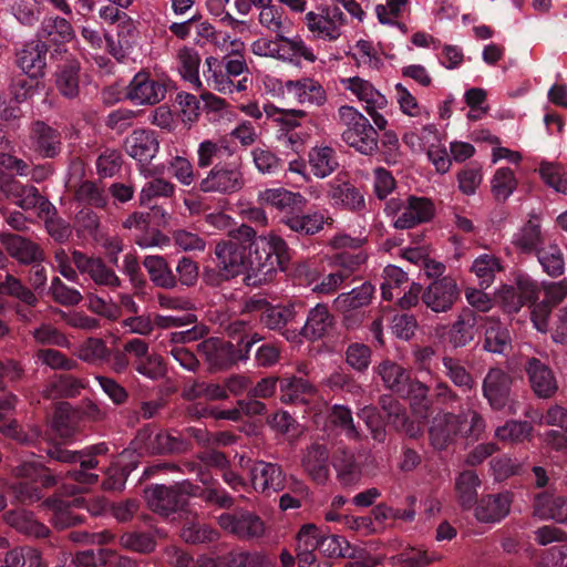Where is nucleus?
<instances>
[{
	"mask_svg": "<svg viewBox=\"0 0 567 567\" xmlns=\"http://www.w3.org/2000/svg\"><path fill=\"white\" fill-rule=\"evenodd\" d=\"M48 44L42 40L27 43L17 55V64L24 74L41 76L47 65Z\"/></svg>",
	"mask_w": 567,
	"mask_h": 567,
	"instance_id": "c756f323",
	"label": "nucleus"
},
{
	"mask_svg": "<svg viewBox=\"0 0 567 567\" xmlns=\"http://www.w3.org/2000/svg\"><path fill=\"white\" fill-rule=\"evenodd\" d=\"M218 536L216 529L194 519L187 520L181 529V537L193 545L214 543L218 539Z\"/></svg>",
	"mask_w": 567,
	"mask_h": 567,
	"instance_id": "5fc2aeb1",
	"label": "nucleus"
},
{
	"mask_svg": "<svg viewBox=\"0 0 567 567\" xmlns=\"http://www.w3.org/2000/svg\"><path fill=\"white\" fill-rule=\"evenodd\" d=\"M118 544L131 551L150 554L156 547V539L152 532L127 530L120 535Z\"/></svg>",
	"mask_w": 567,
	"mask_h": 567,
	"instance_id": "09e8293b",
	"label": "nucleus"
},
{
	"mask_svg": "<svg viewBox=\"0 0 567 567\" xmlns=\"http://www.w3.org/2000/svg\"><path fill=\"white\" fill-rule=\"evenodd\" d=\"M339 114L348 125L342 133L343 142L363 155H372L378 150L379 134L369 120L349 105L341 106Z\"/></svg>",
	"mask_w": 567,
	"mask_h": 567,
	"instance_id": "0eeeda50",
	"label": "nucleus"
},
{
	"mask_svg": "<svg viewBox=\"0 0 567 567\" xmlns=\"http://www.w3.org/2000/svg\"><path fill=\"white\" fill-rule=\"evenodd\" d=\"M399 395H406L411 398L412 406L422 416H427L432 405V400L429 398V388L412 378L409 379L406 389Z\"/></svg>",
	"mask_w": 567,
	"mask_h": 567,
	"instance_id": "bf43d9fd",
	"label": "nucleus"
},
{
	"mask_svg": "<svg viewBox=\"0 0 567 567\" xmlns=\"http://www.w3.org/2000/svg\"><path fill=\"white\" fill-rule=\"evenodd\" d=\"M81 63L76 59L65 61L56 72L55 84L59 92L68 99H74L80 91Z\"/></svg>",
	"mask_w": 567,
	"mask_h": 567,
	"instance_id": "e433bc0d",
	"label": "nucleus"
},
{
	"mask_svg": "<svg viewBox=\"0 0 567 567\" xmlns=\"http://www.w3.org/2000/svg\"><path fill=\"white\" fill-rule=\"evenodd\" d=\"M38 37L42 42H68L73 38V29L64 18H47L42 22Z\"/></svg>",
	"mask_w": 567,
	"mask_h": 567,
	"instance_id": "a19ab883",
	"label": "nucleus"
},
{
	"mask_svg": "<svg viewBox=\"0 0 567 567\" xmlns=\"http://www.w3.org/2000/svg\"><path fill=\"white\" fill-rule=\"evenodd\" d=\"M250 485L258 493H279L286 488L287 474L281 465L262 460L246 461Z\"/></svg>",
	"mask_w": 567,
	"mask_h": 567,
	"instance_id": "ddd939ff",
	"label": "nucleus"
},
{
	"mask_svg": "<svg viewBox=\"0 0 567 567\" xmlns=\"http://www.w3.org/2000/svg\"><path fill=\"white\" fill-rule=\"evenodd\" d=\"M533 430L534 427L528 421L512 420L497 427L496 436L501 441L523 442L532 437Z\"/></svg>",
	"mask_w": 567,
	"mask_h": 567,
	"instance_id": "0e129e2a",
	"label": "nucleus"
},
{
	"mask_svg": "<svg viewBox=\"0 0 567 567\" xmlns=\"http://www.w3.org/2000/svg\"><path fill=\"white\" fill-rule=\"evenodd\" d=\"M275 58L281 61L292 62L295 56H302L309 62L316 61L312 50L306 45L300 37L288 38L286 33L276 35Z\"/></svg>",
	"mask_w": 567,
	"mask_h": 567,
	"instance_id": "72a5a7b5",
	"label": "nucleus"
},
{
	"mask_svg": "<svg viewBox=\"0 0 567 567\" xmlns=\"http://www.w3.org/2000/svg\"><path fill=\"white\" fill-rule=\"evenodd\" d=\"M136 441L145 452L153 455H179L192 450L177 431H159L154 433L152 425H145L137 432Z\"/></svg>",
	"mask_w": 567,
	"mask_h": 567,
	"instance_id": "9d476101",
	"label": "nucleus"
},
{
	"mask_svg": "<svg viewBox=\"0 0 567 567\" xmlns=\"http://www.w3.org/2000/svg\"><path fill=\"white\" fill-rule=\"evenodd\" d=\"M198 354L207 363L209 371H221L245 361L237 343L220 338H208L197 344Z\"/></svg>",
	"mask_w": 567,
	"mask_h": 567,
	"instance_id": "9b49d317",
	"label": "nucleus"
},
{
	"mask_svg": "<svg viewBox=\"0 0 567 567\" xmlns=\"http://www.w3.org/2000/svg\"><path fill=\"white\" fill-rule=\"evenodd\" d=\"M375 293V287L365 281L359 287L352 288L348 292L339 293L333 300L332 307L334 310H365Z\"/></svg>",
	"mask_w": 567,
	"mask_h": 567,
	"instance_id": "2f4dec72",
	"label": "nucleus"
},
{
	"mask_svg": "<svg viewBox=\"0 0 567 567\" xmlns=\"http://www.w3.org/2000/svg\"><path fill=\"white\" fill-rule=\"evenodd\" d=\"M481 480L475 471L465 470L461 472L455 482L457 502L463 511L472 509L480 501L478 487Z\"/></svg>",
	"mask_w": 567,
	"mask_h": 567,
	"instance_id": "f704fd0d",
	"label": "nucleus"
},
{
	"mask_svg": "<svg viewBox=\"0 0 567 567\" xmlns=\"http://www.w3.org/2000/svg\"><path fill=\"white\" fill-rule=\"evenodd\" d=\"M482 326L483 349L494 354L507 355L512 350V338L507 327L498 319L489 317L484 318Z\"/></svg>",
	"mask_w": 567,
	"mask_h": 567,
	"instance_id": "cd10ccee",
	"label": "nucleus"
},
{
	"mask_svg": "<svg viewBox=\"0 0 567 567\" xmlns=\"http://www.w3.org/2000/svg\"><path fill=\"white\" fill-rule=\"evenodd\" d=\"M215 256L217 278H210L207 272V282L214 285L247 274L255 285L271 281L278 269L286 271L291 249L280 236H257L252 227L243 224L229 231L228 241L216 245Z\"/></svg>",
	"mask_w": 567,
	"mask_h": 567,
	"instance_id": "f257e3e1",
	"label": "nucleus"
},
{
	"mask_svg": "<svg viewBox=\"0 0 567 567\" xmlns=\"http://www.w3.org/2000/svg\"><path fill=\"white\" fill-rule=\"evenodd\" d=\"M334 317L324 303H317L308 311L307 319L300 329H297L298 340L300 337L309 341H318L326 338L334 326Z\"/></svg>",
	"mask_w": 567,
	"mask_h": 567,
	"instance_id": "aec40b11",
	"label": "nucleus"
},
{
	"mask_svg": "<svg viewBox=\"0 0 567 567\" xmlns=\"http://www.w3.org/2000/svg\"><path fill=\"white\" fill-rule=\"evenodd\" d=\"M151 281L159 288L174 289L177 279L167 260L163 256H146L143 260Z\"/></svg>",
	"mask_w": 567,
	"mask_h": 567,
	"instance_id": "c9c22d12",
	"label": "nucleus"
},
{
	"mask_svg": "<svg viewBox=\"0 0 567 567\" xmlns=\"http://www.w3.org/2000/svg\"><path fill=\"white\" fill-rule=\"evenodd\" d=\"M331 464L337 472L339 482L351 486L360 482L363 468L355 453L348 447H338L332 454Z\"/></svg>",
	"mask_w": 567,
	"mask_h": 567,
	"instance_id": "a878e982",
	"label": "nucleus"
},
{
	"mask_svg": "<svg viewBox=\"0 0 567 567\" xmlns=\"http://www.w3.org/2000/svg\"><path fill=\"white\" fill-rule=\"evenodd\" d=\"M126 153L142 164H148L158 152L159 143L155 132L151 130H135L126 137Z\"/></svg>",
	"mask_w": 567,
	"mask_h": 567,
	"instance_id": "bb28decb",
	"label": "nucleus"
},
{
	"mask_svg": "<svg viewBox=\"0 0 567 567\" xmlns=\"http://www.w3.org/2000/svg\"><path fill=\"white\" fill-rule=\"evenodd\" d=\"M175 186L164 179V178H155L144 185L140 194V204L142 206H147L153 210H156V214L159 213L163 217L166 215V212L161 207H157L152 202L156 197H171L174 194Z\"/></svg>",
	"mask_w": 567,
	"mask_h": 567,
	"instance_id": "c03bdc74",
	"label": "nucleus"
},
{
	"mask_svg": "<svg viewBox=\"0 0 567 567\" xmlns=\"http://www.w3.org/2000/svg\"><path fill=\"white\" fill-rule=\"evenodd\" d=\"M86 381L70 373L54 374L47 383L43 395L48 400L72 399L85 389Z\"/></svg>",
	"mask_w": 567,
	"mask_h": 567,
	"instance_id": "7c9ffc66",
	"label": "nucleus"
},
{
	"mask_svg": "<svg viewBox=\"0 0 567 567\" xmlns=\"http://www.w3.org/2000/svg\"><path fill=\"white\" fill-rule=\"evenodd\" d=\"M513 499L511 491L483 495L475 504L474 516L480 523H499L509 514Z\"/></svg>",
	"mask_w": 567,
	"mask_h": 567,
	"instance_id": "f3484780",
	"label": "nucleus"
},
{
	"mask_svg": "<svg viewBox=\"0 0 567 567\" xmlns=\"http://www.w3.org/2000/svg\"><path fill=\"white\" fill-rule=\"evenodd\" d=\"M442 364L445 375L458 388L460 392L466 394L474 389V378L457 359L443 357Z\"/></svg>",
	"mask_w": 567,
	"mask_h": 567,
	"instance_id": "49530a36",
	"label": "nucleus"
},
{
	"mask_svg": "<svg viewBox=\"0 0 567 567\" xmlns=\"http://www.w3.org/2000/svg\"><path fill=\"white\" fill-rule=\"evenodd\" d=\"M525 371L530 388L538 398L548 399L558 391V383L550 367L538 358H529L525 363Z\"/></svg>",
	"mask_w": 567,
	"mask_h": 567,
	"instance_id": "a211bd4d",
	"label": "nucleus"
},
{
	"mask_svg": "<svg viewBox=\"0 0 567 567\" xmlns=\"http://www.w3.org/2000/svg\"><path fill=\"white\" fill-rule=\"evenodd\" d=\"M280 400L284 403H296L301 401L300 398L305 393L311 391V385L302 378H284L279 381Z\"/></svg>",
	"mask_w": 567,
	"mask_h": 567,
	"instance_id": "69168bd1",
	"label": "nucleus"
},
{
	"mask_svg": "<svg viewBox=\"0 0 567 567\" xmlns=\"http://www.w3.org/2000/svg\"><path fill=\"white\" fill-rule=\"evenodd\" d=\"M224 567H264L266 557L258 551L233 549L219 557Z\"/></svg>",
	"mask_w": 567,
	"mask_h": 567,
	"instance_id": "6e6d98bb",
	"label": "nucleus"
},
{
	"mask_svg": "<svg viewBox=\"0 0 567 567\" xmlns=\"http://www.w3.org/2000/svg\"><path fill=\"white\" fill-rule=\"evenodd\" d=\"M358 417L362 420L372 439L378 443H384L386 440V424L388 419L382 414L378 406L365 405L361 408L358 413Z\"/></svg>",
	"mask_w": 567,
	"mask_h": 567,
	"instance_id": "de8ad7c7",
	"label": "nucleus"
},
{
	"mask_svg": "<svg viewBox=\"0 0 567 567\" xmlns=\"http://www.w3.org/2000/svg\"><path fill=\"white\" fill-rule=\"evenodd\" d=\"M245 185L239 158L226 163H217L203 178L198 188L203 193L230 195L239 192Z\"/></svg>",
	"mask_w": 567,
	"mask_h": 567,
	"instance_id": "1a4fd4ad",
	"label": "nucleus"
},
{
	"mask_svg": "<svg viewBox=\"0 0 567 567\" xmlns=\"http://www.w3.org/2000/svg\"><path fill=\"white\" fill-rule=\"evenodd\" d=\"M372 349L363 342H351L347 346L343 359L349 369L358 374H364L372 362Z\"/></svg>",
	"mask_w": 567,
	"mask_h": 567,
	"instance_id": "79ce46f5",
	"label": "nucleus"
},
{
	"mask_svg": "<svg viewBox=\"0 0 567 567\" xmlns=\"http://www.w3.org/2000/svg\"><path fill=\"white\" fill-rule=\"evenodd\" d=\"M539 173L545 184L559 193L567 194V167L543 163L539 167Z\"/></svg>",
	"mask_w": 567,
	"mask_h": 567,
	"instance_id": "774afa93",
	"label": "nucleus"
},
{
	"mask_svg": "<svg viewBox=\"0 0 567 567\" xmlns=\"http://www.w3.org/2000/svg\"><path fill=\"white\" fill-rule=\"evenodd\" d=\"M435 214V206L427 197L410 195L405 199L404 212L394 220L396 229H410L420 224L430 221Z\"/></svg>",
	"mask_w": 567,
	"mask_h": 567,
	"instance_id": "412c9836",
	"label": "nucleus"
},
{
	"mask_svg": "<svg viewBox=\"0 0 567 567\" xmlns=\"http://www.w3.org/2000/svg\"><path fill=\"white\" fill-rule=\"evenodd\" d=\"M29 150L41 159H56L63 152L62 133L43 121H34L29 130Z\"/></svg>",
	"mask_w": 567,
	"mask_h": 567,
	"instance_id": "f8f14e48",
	"label": "nucleus"
},
{
	"mask_svg": "<svg viewBox=\"0 0 567 567\" xmlns=\"http://www.w3.org/2000/svg\"><path fill=\"white\" fill-rule=\"evenodd\" d=\"M193 485L187 480L177 482L173 485L153 484L145 489V498L150 508L168 518L169 516L184 515L186 505V495L190 494Z\"/></svg>",
	"mask_w": 567,
	"mask_h": 567,
	"instance_id": "423d86ee",
	"label": "nucleus"
},
{
	"mask_svg": "<svg viewBox=\"0 0 567 567\" xmlns=\"http://www.w3.org/2000/svg\"><path fill=\"white\" fill-rule=\"evenodd\" d=\"M50 461L69 466L64 472L56 474L55 468L45 466L41 457L23 461L13 468L17 478L14 486L17 498L22 503H34L43 497V489L53 487L62 474L70 481L78 483L83 489L99 483V475L93 470L99 468L101 458L110 454L106 442L87 445L80 451H70L61 445H52L47 450Z\"/></svg>",
	"mask_w": 567,
	"mask_h": 567,
	"instance_id": "f03ea898",
	"label": "nucleus"
},
{
	"mask_svg": "<svg viewBox=\"0 0 567 567\" xmlns=\"http://www.w3.org/2000/svg\"><path fill=\"white\" fill-rule=\"evenodd\" d=\"M512 385L513 378L509 373L497 367L488 369L483 379L482 394L493 411L516 414L517 401Z\"/></svg>",
	"mask_w": 567,
	"mask_h": 567,
	"instance_id": "6e6552de",
	"label": "nucleus"
},
{
	"mask_svg": "<svg viewBox=\"0 0 567 567\" xmlns=\"http://www.w3.org/2000/svg\"><path fill=\"white\" fill-rule=\"evenodd\" d=\"M329 196L333 205L350 210L360 212L365 206L361 192L349 182L332 185Z\"/></svg>",
	"mask_w": 567,
	"mask_h": 567,
	"instance_id": "58836bf2",
	"label": "nucleus"
},
{
	"mask_svg": "<svg viewBox=\"0 0 567 567\" xmlns=\"http://www.w3.org/2000/svg\"><path fill=\"white\" fill-rule=\"evenodd\" d=\"M532 507L534 516L567 525V496L539 492L534 495Z\"/></svg>",
	"mask_w": 567,
	"mask_h": 567,
	"instance_id": "393cba45",
	"label": "nucleus"
},
{
	"mask_svg": "<svg viewBox=\"0 0 567 567\" xmlns=\"http://www.w3.org/2000/svg\"><path fill=\"white\" fill-rule=\"evenodd\" d=\"M39 76L29 74H19L12 78L9 90L12 100L20 104L32 96L39 84Z\"/></svg>",
	"mask_w": 567,
	"mask_h": 567,
	"instance_id": "338daca9",
	"label": "nucleus"
},
{
	"mask_svg": "<svg viewBox=\"0 0 567 567\" xmlns=\"http://www.w3.org/2000/svg\"><path fill=\"white\" fill-rule=\"evenodd\" d=\"M513 244L524 254L536 252L543 246L540 226L528 220L525 226L514 235Z\"/></svg>",
	"mask_w": 567,
	"mask_h": 567,
	"instance_id": "603ef678",
	"label": "nucleus"
},
{
	"mask_svg": "<svg viewBox=\"0 0 567 567\" xmlns=\"http://www.w3.org/2000/svg\"><path fill=\"white\" fill-rule=\"evenodd\" d=\"M10 524L21 534L37 539L47 538L50 529L33 517L31 513H18L10 519Z\"/></svg>",
	"mask_w": 567,
	"mask_h": 567,
	"instance_id": "4d7b16f0",
	"label": "nucleus"
},
{
	"mask_svg": "<svg viewBox=\"0 0 567 567\" xmlns=\"http://www.w3.org/2000/svg\"><path fill=\"white\" fill-rule=\"evenodd\" d=\"M265 112L269 117H272L286 133L295 132V128L300 125V120L307 116V112L295 109H280L272 104L265 105Z\"/></svg>",
	"mask_w": 567,
	"mask_h": 567,
	"instance_id": "13d9d810",
	"label": "nucleus"
},
{
	"mask_svg": "<svg viewBox=\"0 0 567 567\" xmlns=\"http://www.w3.org/2000/svg\"><path fill=\"white\" fill-rule=\"evenodd\" d=\"M25 375L22 364L10 358L0 359V391L18 389Z\"/></svg>",
	"mask_w": 567,
	"mask_h": 567,
	"instance_id": "052dcab7",
	"label": "nucleus"
},
{
	"mask_svg": "<svg viewBox=\"0 0 567 567\" xmlns=\"http://www.w3.org/2000/svg\"><path fill=\"white\" fill-rule=\"evenodd\" d=\"M326 385L333 392L358 396L363 392L361 383L349 368L339 367L326 380Z\"/></svg>",
	"mask_w": 567,
	"mask_h": 567,
	"instance_id": "37998d69",
	"label": "nucleus"
},
{
	"mask_svg": "<svg viewBox=\"0 0 567 567\" xmlns=\"http://www.w3.org/2000/svg\"><path fill=\"white\" fill-rule=\"evenodd\" d=\"M485 426L484 417L474 410L460 414L440 412L431 421L430 442L435 450H446L458 437L477 441L484 433Z\"/></svg>",
	"mask_w": 567,
	"mask_h": 567,
	"instance_id": "20e7f679",
	"label": "nucleus"
},
{
	"mask_svg": "<svg viewBox=\"0 0 567 567\" xmlns=\"http://www.w3.org/2000/svg\"><path fill=\"white\" fill-rule=\"evenodd\" d=\"M301 308L300 302L272 303L261 297L249 298L245 305V310L264 328L278 332L289 342L298 341L297 328L289 326L296 322Z\"/></svg>",
	"mask_w": 567,
	"mask_h": 567,
	"instance_id": "39448f33",
	"label": "nucleus"
},
{
	"mask_svg": "<svg viewBox=\"0 0 567 567\" xmlns=\"http://www.w3.org/2000/svg\"><path fill=\"white\" fill-rule=\"evenodd\" d=\"M166 84L151 76L146 71L136 73L130 82L126 97L136 105H153L166 94Z\"/></svg>",
	"mask_w": 567,
	"mask_h": 567,
	"instance_id": "2eb2a0df",
	"label": "nucleus"
},
{
	"mask_svg": "<svg viewBox=\"0 0 567 567\" xmlns=\"http://www.w3.org/2000/svg\"><path fill=\"white\" fill-rule=\"evenodd\" d=\"M308 157L311 172L319 178L329 176L339 166L336 152L329 146L311 148Z\"/></svg>",
	"mask_w": 567,
	"mask_h": 567,
	"instance_id": "ea45409f",
	"label": "nucleus"
},
{
	"mask_svg": "<svg viewBox=\"0 0 567 567\" xmlns=\"http://www.w3.org/2000/svg\"><path fill=\"white\" fill-rule=\"evenodd\" d=\"M221 528L240 539H252L262 536L265 524L261 518L249 511L224 513L218 518Z\"/></svg>",
	"mask_w": 567,
	"mask_h": 567,
	"instance_id": "dca6fc26",
	"label": "nucleus"
},
{
	"mask_svg": "<svg viewBox=\"0 0 567 567\" xmlns=\"http://www.w3.org/2000/svg\"><path fill=\"white\" fill-rule=\"evenodd\" d=\"M0 243L8 255L22 265H31L35 261H44L43 249L32 240L17 234L1 233Z\"/></svg>",
	"mask_w": 567,
	"mask_h": 567,
	"instance_id": "4be33fe9",
	"label": "nucleus"
},
{
	"mask_svg": "<svg viewBox=\"0 0 567 567\" xmlns=\"http://www.w3.org/2000/svg\"><path fill=\"white\" fill-rule=\"evenodd\" d=\"M484 317L471 309H464L447 332L449 343L454 348H464L470 344L482 326Z\"/></svg>",
	"mask_w": 567,
	"mask_h": 567,
	"instance_id": "b1692460",
	"label": "nucleus"
},
{
	"mask_svg": "<svg viewBox=\"0 0 567 567\" xmlns=\"http://www.w3.org/2000/svg\"><path fill=\"white\" fill-rule=\"evenodd\" d=\"M45 506L52 511L50 522L58 529H66L84 522L85 517L75 514L70 506V502L58 497H48L44 501Z\"/></svg>",
	"mask_w": 567,
	"mask_h": 567,
	"instance_id": "4c0bfd02",
	"label": "nucleus"
},
{
	"mask_svg": "<svg viewBox=\"0 0 567 567\" xmlns=\"http://www.w3.org/2000/svg\"><path fill=\"white\" fill-rule=\"evenodd\" d=\"M301 466L316 484H326L330 475V452L328 447L319 443L308 446L302 455Z\"/></svg>",
	"mask_w": 567,
	"mask_h": 567,
	"instance_id": "5701e85b",
	"label": "nucleus"
},
{
	"mask_svg": "<svg viewBox=\"0 0 567 567\" xmlns=\"http://www.w3.org/2000/svg\"><path fill=\"white\" fill-rule=\"evenodd\" d=\"M234 153V146H231L227 141L223 140L219 142L213 141H204L198 146V166L199 167H209L215 159L221 163V159L225 156H230Z\"/></svg>",
	"mask_w": 567,
	"mask_h": 567,
	"instance_id": "3c124183",
	"label": "nucleus"
},
{
	"mask_svg": "<svg viewBox=\"0 0 567 567\" xmlns=\"http://www.w3.org/2000/svg\"><path fill=\"white\" fill-rule=\"evenodd\" d=\"M286 92L293 96L299 104H312L321 106L327 101V94L322 85L311 79L288 80L284 85Z\"/></svg>",
	"mask_w": 567,
	"mask_h": 567,
	"instance_id": "c85d7f7f",
	"label": "nucleus"
},
{
	"mask_svg": "<svg viewBox=\"0 0 567 567\" xmlns=\"http://www.w3.org/2000/svg\"><path fill=\"white\" fill-rule=\"evenodd\" d=\"M543 270L550 277H559L564 274L565 259L561 249L556 244L542 246L536 252Z\"/></svg>",
	"mask_w": 567,
	"mask_h": 567,
	"instance_id": "8fccbe9b",
	"label": "nucleus"
},
{
	"mask_svg": "<svg viewBox=\"0 0 567 567\" xmlns=\"http://www.w3.org/2000/svg\"><path fill=\"white\" fill-rule=\"evenodd\" d=\"M458 298L460 289L451 276L435 279L422 292L423 303L434 312H447Z\"/></svg>",
	"mask_w": 567,
	"mask_h": 567,
	"instance_id": "4468645a",
	"label": "nucleus"
},
{
	"mask_svg": "<svg viewBox=\"0 0 567 567\" xmlns=\"http://www.w3.org/2000/svg\"><path fill=\"white\" fill-rule=\"evenodd\" d=\"M0 195L18 205L24 210L42 207L44 198L33 185H23L12 176L0 178Z\"/></svg>",
	"mask_w": 567,
	"mask_h": 567,
	"instance_id": "6ab92c4d",
	"label": "nucleus"
},
{
	"mask_svg": "<svg viewBox=\"0 0 567 567\" xmlns=\"http://www.w3.org/2000/svg\"><path fill=\"white\" fill-rule=\"evenodd\" d=\"M471 270L478 278L480 286L487 288L493 284L496 272L502 271L503 267L497 257L483 254L473 261Z\"/></svg>",
	"mask_w": 567,
	"mask_h": 567,
	"instance_id": "864d4df0",
	"label": "nucleus"
},
{
	"mask_svg": "<svg viewBox=\"0 0 567 567\" xmlns=\"http://www.w3.org/2000/svg\"><path fill=\"white\" fill-rule=\"evenodd\" d=\"M374 372L380 377L383 385L392 392L400 394L406 389L410 372L392 360H383L373 368Z\"/></svg>",
	"mask_w": 567,
	"mask_h": 567,
	"instance_id": "473e14b6",
	"label": "nucleus"
},
{
	"mask_svg": "<svg viewBox=\"0 0 567 567\" xmlns=\"http://www.w3.org/2000/svg\"><path fill=\"white\" fill-rule=\"evenodd\" d=\"M517 181L509 167L498 168L492 179V190L495 198L505 202L516 189Z\"/></svg>",
	"mask_w": 567,
	"mask_h": 567,
	"instance_id": "e2e57ef3",
	"label": "nucleus"
},
{
	"mask_svg": "<svg viewBox=\"0 0 567 567\" xmlns=\"http://www.w3.org/2000/svg\"><path fill=\"white\" fill-rule=\"evenodd\" d=\"M258 204L279 213V221L298 236L310 237L323 229L330 219L321 210H306L308 200L286 188H267L258 194Z\"/></svg>",
	"mask_w": 567,
	"mask_h": 567,
	"instance_id": "7ed1b4c3",
	"label": "nucleus"
},
{
	"mask_svg": "<svg viewBox=\"0 0 567 567\" xmlns=\"http://www.w3.org/2000/svg\"><path fill=\"white\" fill-rule=\"evenodd\" d=\"M4 295L19 300L27 307H35L39 302L35 291L11 274L4 277Z\"/></svg>",
	"mask_w": 567,
	"mask_h": 567,
	"instance_id": "680f3d73",
	"label": "nucleus"
},
{
	"mask_svg": "<svg viewBox=\"0 0 567 567\" xmlns=\"http://www.w3.org/2000/svg\"><path fill=\"white\" fill-rule=\"evenodd\" d=\"M328 419L347 439L355 442L361 440V433L354 424L352 411L349 406L343 404L332 405Z\"/></svg>",
	"mask_w": 567,
	"mask_h": 567,
	"instance_id": "a18cd8bd",
	"label": "nucleus"
}]
</instances>
